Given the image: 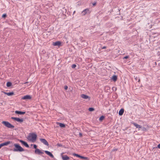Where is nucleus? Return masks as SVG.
<instances>
[{
	"label": "nucleus",
	"instance_id": "obj_1",
	"mask_svg": "<svg viewBox=\"0 0 160 160\" xmlns=\"http://www.w3.org/2000/svg\"><path fill=\"white\" fill-rule=\"evenodd\" d=\"M37 138V135L35 133H30L27 137V138L28 140L32 142H36Z\"/></svg>",
	"mask_w": 160,
	"mask_h": 160
},
{
	"label": "nucleus",
	"instance_id": "obj_2",
	"mask_svg": "<svg viewBox=\"0 0 160 160\" xmlns=\"http://www.w3.org/2000/svg\"><path fill=\"white\" fill-rule=\"evenodd\" d=\"M13 145L15 147L13 150L14 152H21L24 151V149L18 144H14Z\"/></svg>",
	"mask_w": 160,
	"mask_h": 160
},
{
	"label": "nucleus",
	"instance_id": "obj_3",
	"mask_svg": "<svg viewBox=\"0 0 160 160\" xmlns=\"http://www.w3.org/2000/svg\"><path fill=\"white\" fill-rule=\"evenodd\" d=\"M2 123L6 127L9 128H13L14 127L8 122L3 121Z\"/></svg>",
	"mask_w": 160,
	"mask_h": 160
},
{
	"label": "nucleus",
	"instance_id": "obj_4",
	"mask_svg": "<svg viewBox=\"0 0 160 160\" xmlns=\"http://www.w3.org/2000/svg\"><path fill=\"white\" fill-rule=\"evenodd\" d=\"M40 141L42 142L45 145L48 146L49 145L48 143L47 140L44 138H40Z\"/></svg>",
	"mask_w": 160,
	"mask_h": 160
},
{
	"label": "nucleus",
	"instance_id": "obj_5",
	"mask_svg": "<svg viewBox=\"0 0 160 160\" xmlns=\"http://www.w3.org/2000/svg\"><path fill=\"white\" fill-rule=\"evenodd\" d=\"M35 153L36 154H38L39 155H41L44 153L43 152H42L40 149H36L35 150Z\"/></svg>",
	"mask_w": 160,
	"mask_h": 160
},
{
	"label": "nucleus",
	"instance_id": "obj_6",
	"mask_svg": "<svg viewBox=\"0 0 160 160\" xmlns=\"http://www.w3.org/2000/svg\"><path fill=\"white\" fill-rule=\"evenodd\" d=\"M19 142L21 143L25 146L27 148H29V146L27 143L23 141L22 140H19Z\"/></svg>",
	"mask_w": 160,
	"mask_h": 160
},
{
	"label": "nucleus",
	"instance_id": "obj_7",
	"mask_svg": "<svg viewBox=\"0 0 160 160\" xmlns=\"http://www.w3.org/2000/svg\"><path fill=\"white\" fill-rule=\"evenodd\" d=\"M50 157L52 158H54V156L52 155V154L50 152L48 151H44Z\"/></svg>",
	"mask_w": 160,
	"mask_h": 160
},
{
	"label": "nucleus",
	"instance_id": "obj_8",
	"mask_svg": "<svg viewBox=\"0 0 160 160\" xmlns=\"http://www.w3.org/2000/svg\"><path fill=\"white\" fill-rule=\"evenodd\" d=\"M31 98V96L29 95H27L24 96L22 98V99L23 100L30 99Z\"/></svg>",
	"mask_w": 160,
	"mask_h": 160
},
{
	"label": "nucleus",
	"instance_id": "obj_9",
	"mask_svg": "<svg viewBox=\"0 0 160 160\" xmlns=\"http://www.w3.org/2000/svg\"><path fill=\"white\" fill-rule=\"evenodd\" d=\"M61 44V42L59 41H57L53 43L52 45L54 46H60Z\"/></svg>",
	"mask_w": 160,
	"mask_h": 160
},
{
	"label": "nucleus",
	"instance_id": "obj_10",
	"mask_svg": "<svg viewBox=\"0 0 160 160\" xmlns=\"http://www.w3.org/2000/svg\"><path fill=\"white\" fill-rule=\"evenodd\" d=\"M81 97L83 99H87L88 98L89 100L90 99V98L87 95L84 94H82L81 95Z\"/></svg>",
	"mask_w": 160,
	"mask_h": 160
},
{
	"label": "nucleus",
	"instance_id": "obj_11",
	"mask_svg": "<svg viewBox=\"0 0 160 160\" xmlns=\"http://www.w3.org/2000/svg\"><path fill=\"white\" fill-rule=\"evenodd\" d=\"M132 123L138 129L141 128L142 127L140 125L135 123L132 122Z\"/></svg>",
	"mask_w": 160,
	"mask_h": 160
},
{
	"label": "nucleus",
	"instance_id": "obj_12",
	"mask_svg": "<svg viewBox=\"0 0 160 160\" xmlns=\"http://www.w3.org/2000/svg\"><path fill=\"white\" fill-rule=\"evenodd\" d=\"M10 141H8L7 142H6L3 143H2L1 144V145L2 147H3L4 146H7L10 143Z\"/></svg>",
	"mask_w": 160,
	"mask_h": 160
},
{
	"label": "nucleus",
	"instance_id": "obj_13",
	"mask_svg": "<svg viewBox=\"0 0 160 160\" xmlns=\"http://www.w3.org/2000/svg\"><path fill=\"white\" fill-rule=\"evenodd\" d=\"M89 11V10L88 8L84 9L82 12V15H85Z\"/></svg>",
	"mask_w": 160,
	"mask_h": 160
},
{
	"label": "nucleus",
	"instance_id": "obj_14",
	"mask_svg": "<svg viewBox=\"0 0 160 160\" xmlns=\"http://www.w3.org/2000/svg\"><path fill=\"white\" fill-rule=\"evenodd\" d=\"M15 113L16 114H24L25 113V112H22L20 111H15Z\"/></svg>",
	"mask_w": 160,
	"mask_h": 160
},
{
	"label": "nucleus",
	"instance_id": "obj_15",
	"mask_svg": "<svg viewBox=\"0 0 160 160\" xmlns=\"http://www.w3.org/2000/svg\"><path fill=\"white\" fill-rule=\"evenodd\" d=\"M124 112V109H121L119 112L118 114L119 115H122Z\"/></svg>",
	"mask_w": 160,
	"mask_h": 160
},
{
	"label": "nucleus",
	"instance_id": "obj_16",
	"mask_svg": "<svg viewBox=\"0 0 160 160\" xmlns=\"http://www.w3.org/2000/svg\"><path fill=\"white\" fill-rule=\"evenodd\" d=\"M62 159L63 160H68L69 159V158L68 156L65 155L62 157Z\"/></svg>",
	"mask_w": 160,
	"mask_h": 160
},
{
	"label": "nucleus",
	"instance_id": "obj_17",
	"mask_svg": "<svg viewBox=\"0 0 160 160\" xmlns=\"http://www.w3.org/2000/svg\"><path fill=\"white\" fill-rule=\"evenodd\" d=\"M4 93L5 94H6L8 96H12L14 94V93L13 92H4Z\"/></svg>",
	"mask_w": 160,
	"mask_h": 160
},
{
	"label": "nucleus",
	"instance_id": "obj_18",
	"mask_svg": "<svg viewBox=\"0 0 160 160\" xmlns=\"http://www.w3.org/2000/svg\"><path fill=\"white\" fill-rule=\"evenodd\" d=\"M117 79V76L115 75H113L112 77V79L114 82L116 81Z\"/></svg>",
	"mask_w": 160,
	"mask_h": 160
},
{
	"label": "nucleus",
	"instance_id": "obj_19",
	"mask_svg": "<svg viewBox=\"0 0 160 160\" xmlns=\"http://www.w3.org/2000/svg\"><path fill=\"white\" fill-rule=\"evenodd\" d=\"M57 123L61 127L64 128L65 127V125L63 123L60 122H58Z\"/></svg>",
	"mask_w": 160,
	"mask_h": 160
},
{
	"label": "nucleus",
	"instance_id": "obj_20",
	"mask_svg": "<svg viewBox=\"0 0 160 160\" xmlns=\"http://www.w3.org/2000/svg\"><path fill=\"white\" fill-rule=\"evenodd\" d=\"M17 121L18 122H22L23 121V120L22 119H20L18 118H17Z\"/></svg>",
	"mask_w": 160,
	"mask_h": 160
},
{
	"label": "nucleus",
	"instance_id": "obj_21",
	"mask_svg": "<svg viewBox=\"0 0 160 160\" xmlns=\"http://www.w3.org/2000/svg\"><path fill=\"white\" fill-rule=\"evenodd\" d=\"M82 158V159H84L85 160H89V158L88 157H84L83 156H81V157H80V158Z\"/></svg>",
	"mask_w": 160,
	"mask_h": 160
},
{
	"label": "nucleus",
	"instance_id": "obj_22",
	"mask_svg": "<svg viewBox=\"0 0 160 160\" xmlns=\"http://www.w3.org/2000/svg\"><path fill=\"white\" fill-rule=\"evenodd\" d=\"M72 155L74 156H76V157H78V158H80V157H81V156L80 155H79L78 154H76V153H73Z\"/></svg>",
	"mask_w": 160,
	"mask_h": 160
},
{
	"label": "nucleus",
	"instance_id": "obj_23",
	"mask_svg": "<svg viewBox=\"0 0 160 160\" xmlns=\"http://www.w3.org/2000/svg\"><path fill=\"white\" fill-rule=\"evenodd\" d=\"M12 85V83L10 82H8L7 83V86L8 87H9L11 86Z\"/></svg>",
	"mask_w": 160,
	"mask_h": 160
},
{
	"label": "nucleus",
	"instance_id": "obj_24",
	"mask_svg": "<svg viewBox=\"0 0 160 160\" xmlns=\"http://www.w3.org/2000/svg\"><path fill=\"white\" fill-rule=\"evenodd\" d=\"M104 118V116H102L101 117L99 118V120L100 121H102V120H103Z\"/></svg>",
	"mask_w": 160,
	"mask_h": 160
},
{
	"label": "nucleus",
	"instance_id": "obj_25",
	"mask_svg": "<svg viewBox=\"0 0 160 160\" xmlns=\"http://www.w3.org/2000/svg\"><path fill=\"white\" fill-rule=\"evenodd\" d=\"M88 110L90 111H92L94 110V109L92 108H89L88 109Z\"/></svg>",
	"mask_w": 160,
	"mask_h": 160
},
{
	"label": "nucleus",
	"instance_id": "obj_26",
	"mask_svg": "<svg viewBox=\"0 0 160 160\" xmlns=\"http://www.w3.org/2000/svg\"><path fill=\"white\" fill-rule=\"evenodd\" d=\"M11 118L12 119H13L15 121H16L17 120V118H15V117H12Z\"/></svg>",
	"mask_w": 160,
	"mask_h": 160
},
{
	"label": "nucleus",
	"instance_id": "obj_27",
	"mask_svg": "<svg viewBox=\"0 0 160 160\" xmlns=\"http://www.w3.org/2000/svg\"><path fill=\"white\" fill-rule=\"evenodd\" d=\"M76 65L75 64H73L72 65V68H74L76 67Z\"/></svg>",
	"mask_w": 160,
	"mask_h": 160
},
{
	"label": "nucleus",
	"instance_id": "obj_28",
	"mask_svg": "<svg viewBox=\"0 0 160 160\" xmlns=\"http://www.w3.org/2000/svg\"><path fill=\"white\" fill-rule=\"evenodd\" d=\"M142 131H145L146 130V128H145V127H143L142 128Z\"/></svg>",
	"mask_w": 160,
	"mask_h": 160
},
{
	"label": "nucleus",
	"instance_id": "obj_29",
	"mask_svg": "<svg viewBox=\"0 0 160 160\" xmlns=\"http://www.w3.org/2000/svg\"><path fill=\"white\" fill-rule=\"evenodd\" d=\"M129 57L128 56H125V57H124L123 58V59H127V58H128Z\"/></svg>",
	"mask_w": 160,
	"mask_h": 160
},
{
	"label": "nucleus",
	"instance_id": "obj_30",
	"mask_svg": "<svg viewBox=\"0 0 160 160\" xmlns=\"http://www.w3.org/2000/svg\"><path fill=\"white\" fill-rule=\"evenodd\" d=\"M135 79L136 80H138V82H139L140 81V80L139 79V78H138L137 77H136L135 78Z\"/></svg>",
	"mask_w": 160,
	"mask_h": 160
},
{
	"label": "nucleus",
	"instance_id": "obj_31",
	"mask_svg": "<svg viewBox=\"0 0 160 160\" xmlns=\"http://www.w3.org/2000/svg\"><path fill=\"white\" fill-rule=\"evenodd\" d=\"M6 17V14H4L2 15V18H5Z\"/></svg>",
	"mask_w": 160,
	"mask_h": 160
},
{
	"label": "nucleus",
	"instance_id": "obj_32",
	"mask_svg": "<svg viewBox=\"0 0 160 160\" xmlns=\"http://www.w3.org/2000/svg\"><path fill=\"white\" fill-rule=\"evenodd\" d=\"M33 147L34 148L36 149H37V146L36 145V144H34L33 145Z\"/></svg>",
	"mask_w": 160,
	"mask_h": 160
},
{
	"label": "nucleus",
	"instance_id": "obj_33",
	"mask_svg": "<svg viewBox=\"0 0 160 160\" xmlns=\"http://www.w3.org/2000/svg\"><path fill=\"white\" fill-rule=\"evenodd\" d=\"M64 89L65 90H67L68 88V87L67 86H65L64 87Z\"/></svg>",
	"mask_w": 160,
	"mask_h": 160
},
{
	"label": "nucleus",
	"instance_id": "obj_34",
	"mask_svg": "<svg viewBox=\"0 0 160 160\" xmlns=\"http://www.w3.org/2000/svg\"><path fill=\"white\" fill-rule=\"evenodd\" d=\"M157 148L160 149V143L158 145Z\"/></svg>",
	"mask_w": 160,
	"mask_h": 160
},
{
	"label": "nucleus",
	"instance_id": "obj_35",
	"mask_svg": "<svg viewBox=\"0 0 160 160\" xmlns=\"http://www.w3.org/2000/svg\"><path fill=\"white\" fill-rule=\"evenodd\" d=\"M57 145H58V146H59V147L61 146H62V145H61V144H59V143H58V144H57Z\"/></svg>",
	"mask_w": 160,
	"mask_h": 160
},
{
	"label": "nucleus",
	"instance_id": "obj_36",
	"mask_svg": "<svg viewBox=\"0 0 160 160\" xmlns=\"http://www.w3.org/2000/svg\"><path fill=\"white\" fill-rule=\"evenodd\" d=\"M79 135L80 137H82V134L81 133H79Z\"/></svg>",
	"mask_w": 160,
	"mask_h": 160
},
{
	"label": "nucleus",
	"instance_id": "obj_37",
	"mask_svg": "<svg viewBox=\"0 0 160 160\" xmlns=\"http://www.w3.org/2000/svg\"><path fill=\"white\" fill-rule=\"evenodd\" d=\"M106 48V46H104V47H103L102 48V49H105V48Z\"/></svg>",
	"mask_w": 160,
	"mask_h": 160
},
{
	"label": "nucleus",
	"instance_id": "obj_38",
	"mask_svg": "<svg viewBox=\"0 0 160 160\" xmlns=\"http://www.w3.org/2000/svg\"><path fill=\"white\" fill-rule=\"evenodd\" d=\"M96 4V2H95V3H93V6H95V5Z\"/></svg>",
	"mask_w": 160,
	"mask_h": 160
},
{
	"label": "nucleus",
	"instance_id": "obj_39",
	"mask_svg": "<svg viewBox=\"0 0 160 160\" xmlns=\"http://www.w3.org/2000/svg\"><path fill=\"white\" fill-rule=\"evenodd\" d=\"M117 150V149H113V150H112V151H116Z\"/></svg>",
	"mask_w": 160,
	"mask_h": 160
},
{
	"label": "nucleus",
	"instance_id": "obj_40",
	"mask_svg": "<svg viewBox=\"0 0 160 160\" xmlns=\"http://www.w3.org/2000/svg\"><path fill=\"white\" fill-rule=\"evenodd\" d=\"M2 146H1V144H0V149L2 147Z\"/></svg>",
	"mask_w": 160,
	"mask_h": 160
},
{
	"label": "nucleus",
	"instance_id": "obj_41",
	"mask_svg": "<svg viewBox=\"0 0 160 160\" xmlns=\"http://www.w3.org/2000/svg\"><path fill=\"white\" fill-rule=\"evenodd\" d=\"M32 145H33V144H31V146H32Z\"/></svg>",
	"mask_w": 160,
	"mask_h": 160
},
{
	"label": "nucleus",
	"instance_id": "obj_42",
	"mask_svg": "<svg viewBox=\"0 0 160 160\" xmlns=\"http://www.w3.org/2000/svg\"><path fill=\"white\" fill-rule=\"evenodd\" d=\"M75 12V11H74L73 12V13H74Z\"/></svg>",
	"mask_w": 160,
	"mask_h": 160
},
{
	"label": "nucleus",
	"instance_id": "obj_43",
	"mask_svg": "<svg viewBox=\"0 0 160 160\" xmlns=\"http://www.w3.org/2000/svg\"><path fill=\"white\" fill-rule=\"evenodd\" d=\"M27 83V82H26L25 83Z\"/></svg>",
	"mask_w": 160,
	"mask_h": 160
}]
</instances>
